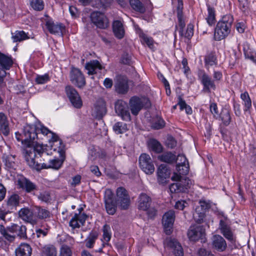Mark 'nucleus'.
Segmentation results:
<instances>
[{
    "label": "nucleus",
    "instance_id": "f257e3e1",
    "mask_svg": "<svg viewBox=\"0 0 256 256\" xmlns=\"http://www.w3.org/2000/svg\"><path fill=\"white\" fill-rule=\"evenodd\" d=\"M24 158L32 168L59 169L65 156V146L58 136L40 124H26L23 129Z\"/></svg>",
    "mask_w": 256,
    "mask_h": 256
},
{
    "label": "nucleus",
    "instance_id": "f03ea898",
    "mask_svg": "<svg viewBox=\"0 0 256 256\" xmlns=\"http://www.w3.org/2000/svg\"><path fill=\"white\" fill-rule=\"evenodd\" d=\"M104 203L107 212L110 214H114L116 210V205L122 210L128 209L130 204V198L126 190L122 187H120L116 190V200Z\"/></svg>",
    "mask_w": 256,
    "mask_h": 256
},
{
    "label": "nucleus",
    "instance_id": "7ed1b4c3",
    "mask_svg": "<svg viewBox=\"0 0 256 256\" xmlns=\"http://www.w3.org/2000/svg\"><path fill=\"white\" fill-rule=\"evenodd\" d=\"M8 232L16 233L20 238H26V228L24 225L13 224L6 228L2 223L0 224V233L8 240L12 242L14 236L9 234Z\"/></svg>",
    "mask_w": 256,
    "mask_h": 256
},
{
    "label": "nucleus",
    "instance_id": "20e7f679",
    "mask_svg": "<svg viewBox=\"0 0 256 256\" xmlns=\"http://www.w3.org/2000/svg\"><path fill=\"white\" fill-rule=\"evenodd\" d=\"M129 106L132 114L137 116L142 108H149L151 102L149 98L143 96H133L129 100Z\"/></svg>",
    "mask_w": 256,
    "mask_h": 256
},
{
    "label": "nucleus",
    "instance_id": "39448f33",
    "mask_svg": "<svg viewBox=\"0 0 256 256\" xmlns=\"http://www.w3.org/2000/svg\"><path fill=\"white\" fill-rule=\"evenodd\" d=\"M177 160L180 162L177 164L176 170L177 172H174L172 180H178L182 178V176L186 175L189 172L188 162L186 157L182 154L178 156Z\"/></svg>",
    "mask_w": 256,
    "mask_h": 256
},
{
    "label": "nucleus",
    "instance_id": "423d86ee",
    "mask_svg": "<svg viewBox=\"0 0 256 256\" xmlns=\"http://www.w3.org/2000/svg\"><path fill=\"white\" fill-rule=\"evenodd\" d=\"M198 75L201 84L203 86L202 91L206 92H210L211 90L216 89L214 80L204 70H199Z\"/></svg>",
    "mask_w": 256,
    "mask_h": 256
},
{
    "label": "nucleus",
    "instance_id": "0eeeda50",
    "mask_svg": "<svg viewBox=\"0 0 256 256\" xmlns=\"http://www.w3.org/2000/svg\"><path fill=\"white\" fill-rule=\"evenodd\" d=\"M139 165L146 174H152L154 171L153 161L150 156L146 154H142L139 158Z\"/></svg>",
    "mask_w": 256,
    "mask_h": 256
},
{
    "label": "nucleus",
    "instance_id": "6e6552de",
    "mask_svg": "<svg viewBox=\"0 0 256 256\" xmlns=\"http://www.w3.org/2000/svg\"><path fill=\"white\" fill-rule=\"evenodd\" d=\"M65 91L72 105L76 108H80L82 102L76 90L72 86H67L65 88Z\"/></svg>",
    "mask_w": 256,
    "mask_h": 256
},
{
    "label": "nucleus",
    "instance_id": "1a4fd4ad",
    "mask_svg": "<svg viewBox=\"0 0 256 256\" xmlns=\"http://www.w3.org/2000/svg\"><path fill=\"white\" fill-rule=\"evenodd\" d=\"M231 224L227 217L220 220L218 228L221 234L228 240L232 241L234 234L230 226Z\"/></svg>",
    "mask_w": 256,
    "mask_h": 256
},
{
    "label": "nucleus",
    "instance_id": "9d476101",
    "mask_svg": "<svg viewBox=\"0 0 256 256\" xmlns=\"http://www.w3.org/2000/svg\"><path fill=\"white\" fill-rule=\"evenodd\" d=\"M114 88L116 91L120 94H126L128 92L129 86L128 79L123 75H118L114 78Z\"/></svg>",
    "mask_w": 256,
    "mask_h": 256
},
{
    "label": "nucleus",
    "instance_id": "9b49d317",
    "mask_svg": "<svg viewBox=\"0 0 256 256\" xmlns=\"http://www.w3.org/2000/svg\"><path fill=\"white\" fill-rule=\"evenodd\" d=\"M177 181V182L172 184L170 186V190L172 193L185 192L192 184V180L188 178H185L183 180L180 178Z\"/></svg>",
    "mask_w": 256,
    "mask_h": 256
},
{
    "label": "nucleus",
    "instance_id": "f8f14e48",
    "mask_svg": "<svg viewBox=\"0 0 256 256\" xmlns=\"http://www.w3.org/2000/svg\"><path fill=\"white\" fill-rule=\"evenodd\" d=\"M175 220V212L173 210H170L166 212L162 217V224L165 233L170 235L172 232V228Z\"/></svg>",
    "mask_w": 256,
    "mask_h": 256
},
{
    "label": "nucleus",
    "instance_id": "ddd939ff",
    "mask_svg": "<svg viewBox=\"0 0 256 256\" xmlns=\"http://www.w3.org/2000/svg\"><path fill=\"white\" fill-rule=\"evenodd\" d=\"M70 80L76 86L82 88L86 84L84 76L78 68H73L70 72Z\"/></svg>",
    "mask_w": 256,
    "mask_h": 256
},
{
    "label": "nucleus",
    "instance_id": "4468645a",
    "mask_svg": "<svg viewBox=\"0 0 256 256\" xmlns=\"http://www.w3.org/2000/svg\"><path fill=\"white\" fill-rule=\"evenodd\" d=\"M116 113L120 116L125 121H130L131 117L126 102L122 100H118L115 104Z\"/></svg>",
    "mask_w": 256,
    "mask_h": 256
},
{
    "label": "nucleus",
    "instance_id": "2eb2a0df",
    "mask_svg": "<svg viewBox=\"0 0 256 256\" xmlns=\"http://www.w3.org/2000/svg\"><path fill=\"white\" fill-rule=\"evenodd\" d=\"M164 246L173 250V254L175 256H183L184 251L182 246L175 238H168L164 241Z\"/></svg>",
    "mask_w": 256,
    "mask_h": 256
},
{
    "label": "nucleus",
    "instance_id": "dca6fc26",
    "mask_svg": "<svg viewBox=\"0 0 256 256\" xmlns=\"http://www.w3.org/2000/svg\"><path fill=\"white\" fill-rule=\"evenodd\" d=\"M19 217L26 222L31 224H35L36 220L35 218L34 206L32 208H21L18 212Z\"/></svg>",
    "mask_w": 256,
    "mask_h": 256
},
{
    "label": "nucleus",
    "instance_id": "f3484780",
    "mask_svg": "<svg viewBox=\"0 0 256 256\" xmlns=\"http://www.w3.org/2000/svg\"><path fill=\"white\" fill-rule=\"evenodd\" d=\"M204 232L203 226L194 225L190 226L188 232V236L190 240L196 242L203 236Z\"/></svg>",
    "mask_w": 256,
    "mask_h": 256
},
{
    "label": "nucleus",
    "instance_id": "a211bd4d",
    "mask_svg": "<svg viewBox=\"0 0 256 256\" xmlns=\"http://www.w3.org/2000/svg\"><path fill=\"white\" fill-rule=\"evenodd\" d=\"M231 28L222 22H218L214 30V37L216 40L225 38L230 32Z\"/></svg>",
    "mask_w": 256,
    "mask_h": 256
},
{
    "label": "nucleus",
    "instance_id": "6ab92c4d",
    "mask_svg": "<svg viewBox=\"0 0 256 256\" xmlns=\"http://www.w3.org/2000/svg\"><path fill=\"white\" fill-rule=\"evenodd\" d=\"M178 5L176 6V14L178 22V28L177 26V28L179 34L180 36H183L184 34V28H185L186 24L183 16L182 10H183V2L182 0H177Z\"/></svg>",
    "mask_w": 256,
    "mask_h": 256
},
{
    "label": "nucleus",
    "instance_id": "aec40b11",
    "mask_svg": "<svg viewBox=\"0 0 256 256\" xmlns=\"http://www.w3.org/2000/svg\"><path fill=\"white\" fill-rule=\"evenodd\" d=\"M17 182L19 188L27 192H30L37 189V187L34 184L23 176H20Z\"/></svg>",
    "mask_w": 256,
    "mask_h": 256
},
{
    "label": "nucleus",
    "instance_id": "412c9836",
    "mask_svg": "<svg viewBox=\"0 0 256 256\" xmlns=\"http://www.w3.org/2000/svg\"><path fill=\"white\" fill-rule=\"evenodd\" d=\"M46 26L50 34H61L65 31V26L61 23L54 24L51 20H48Z\"/></svg>",
    "mask_w": 256,
    "mask_h": 256
},
{
    "label": "nucleus",
    "instance_id": "4be33fe9",
    "mask_svg": "<svg viewBox=\"0 0 256 256\" xmlns=\"http://www.w3.org/2000/svg\"><path fill=\"white\" fill-rule=\"evenodd\" d=\"M212 248L218 252L224 251L227 247L225 240L220 235L216 234L212 238Z\"/></svg>",
    "mask_w": 256,
    "mask_h": 256
},
{
    "label": "nucleus",
    "instance_id": "5701e85b",
    "mask_svg": "<svg viewBox=\"0 0 256 256\" xmlns=\"http://www.w3.org/2000/svg\"><path fill=\"white\" fill-rule=\"evenodd\" d=\"M87 218V216L84 214H75L69 222V225L72 229L79 228L83 226Z\"/></svg>",
    "mask_w": 256,
    "mask_h": 256
},
{
    "label": "nucleus",
    "instance_id": "b1692460",
    "mask_svg": "<svg viewBox=\"0 0 256 256\" xmlns=\"http://www.w3.org/2000/svg\"><path fill=\"white\" fill-rule=\"evenodd\" d=\"M158 180L160 183L166 182V179L170 176V170L166 164H161L157 170Z\"/></svg>",
    "mask_w": 256,
    "mask_h": 256
},
{
    "label": "nucleus",
    "instance_id": "393cba45",
    "mask_svg": "<svg viewBox=\"0 0 256 256\" xmlns=\"http://www.w3.org/2000/svg\"><path fill=\"white\" fill-rule=\"evenodd\" d=\"M152 199L145 193H141L138 198V209L146 211L150 207Z\"/></svg>",
    "mask_w": 256,
    "mask_h": 256
},
{
    "label": "nucleus",
    "instance_id": "a878e982",
    "mask_svg": "<svg viewBox=\"0 0 256 256\" xmlns=\"http://www.w3.org/2000/svg\"><path fill=\"white\" fill-rule=\"evenodd\" d=\"M0 132L6 136L9 135L10 132L9 122L3 112H0Z\"/></svg>",
    "mask_w": 256,
    "mask_h": 256
},
{
    "label": "nucleus",
    "instance_id": "bb28decb",
    "mask_svg": "<svg viewBox=\"0 0 256 256\" xmlns=\"http://www.w3.org/2000/svg\"><path fill=\"white\" fill-rule=\"evenodd\" d=\"M114 34L118 39H122L124 35V30L122 23L118 20H114L112 24Z\"/></svg>",
    "mask_w": 256,
    "mask_h": 256
},
{
    "label": "nucleus",
    "instance_id": "cd10ccee",
    "mask_svg": "<svg viewBox=\"0 0 256 256\" xmlns=\"http://www.w3.org/2000/svg\"><path fill=\"white\" fill-rule=\"evenodd\" d=\"M34 212L36 219V218L40 220H46L52 216L49 210L40 206H34Z\"/></svg>",
    "mask_w": 256,
    "mask_h": 256
},
{
    "label": "nucleus",
    "instance_id": "c85d7f7f",
    "mask_svg": "<svg viewBox=\"0 0 256 256\" xmlns=\"http://www.w3.org/2000/svg\"><path fill=\"white\" fill-rule=\"evenodd\" d=\"M16 256H30L32 249L30 246L27 244H22L16 250Z\"/></svg>",
    "mask_w": 256,
    "mask_h": 256
},
{
    "label": "nucleus",
    "instance_id": "c756f323",
    "mask_svg": "<svg viewBox=\"0 0 256 256\" xmlns=\"http://www.w3.org/2000/svg\"><path fill=\"white\" fill-rule=\"evenodd\" d=\"M0 64L5 70H9L13 64V61L11 56H8L0 52Z\"/></svg>",
    "mask_w": 256,
    "mask_h": 256
},
{
    "label": "nucleus",
    "instance_id": "7c9ffc66",
    "mask_svg": "<svg viewBox=\"0 0 256 256\" xmlns=\"http://www.w3.org/2000/svg\"><path fill=\"white\" fill-rule=\"evenodd\" d=\"M109 26V21L102 13L97 11V28L106 29Z\"/></svg>",
    "mask_w": 256,
    "mask_h": 256
},
{
    "label": "nucleus",
    "instance_id": "2f4dec72",
    "mask_svg": "<svg viewBox=\"0 0 256 256\" xmlns=\"http://www.w3.org/2000/svg\"><path fill=\"white\" fill-rule=\"evenodd\" d=\"M219 118L224 126H228L232 120L230 110L226 108H222L219 114Z\"/></svg>",
    "mask_w": 256,
    "mask_h": 256
},
{
    "label": "nucleus",
    "instance_id": "473e14b6",
    "mask_svg": "<svg viewBox=\"0 0 256 256\" xmlns=\"http://www.w3.org/2000/svg\"><path fill=\"white\" fill-rule=\"evenodd\" d=\"M217 58L215 54L210 52L207 54L204 57V65L207 70H208L210 66L217 64Z\"/></svg>",
    "mask_w": 256,
    "mask_h": 256
},
{
    "label": "nucleus",
    "instance_id": "72a5a7b5",
    "mask_svg": "<svg viewBox=\"0 0 256 256\" xmlns=\"http://www.w3.org/2000/svg\"><path fill=\"white\" fill-rule=\"evenodd\" d=\"M4 165L9 169L14 168L16 166V156L12 154H4L2 157Z\"/></svg>",
    "mask_w": 256,
    "mask_h": 256
},
{
    "label": "nucleus",
    "instance_id": "f704fd0d",
    "mask_svg": "<svg viewBox=\"0 0 256 256\" xmlns=\"http://www.w3.org/2000/svg\"><path fill=\"white\" fill-rule=\"evenodd\" d=\"M158 159L161 161L168 164L174 162L176 160V156L172 152H166L158 156Z\"/></svg>",
    "mask_w": 256,
    "mask_h": 256
},
{
    "label": "nucleus",
    "instance_id": "c9c22d12",
    "mask_svg": "<svg viewBox=\"0 0 256 256\" xmlns=\"http://www.w3.org/2000/svg\"><path fill=\"white\" fill-rule=\"evenodd\" d=\"M240 98L244 102V110L246 112H250L252 108V100L247 92L241 94Z\"/></svg>",
    "mask_w": 256,
    "mask_h": 256
},
{
    "label": "nucleus",
    "instance_id": "e433bc0d",
    "mask_svg": "<svg viewBox=\"0 0 256 256\" xmlns=\"http://www.w3.org/2000/svg\"><path fill=\"white\" fill-rule=\"evenodd\" d=\"M57 250L56 247L52 244H48L42 248V256H56Z\"/></svg>",
    "mask_w": 256,
    "mask_h": 256
},
{
    "label": "nucleus",
    "instance_id": "4c0bfd02",
    "mask_svg": "<svg viewBox=\"0 0 256 256\" xmlns=\"http://www.w3.org/2000/svg\"><path fill=\"white\" fill-rule=\"evenodd\" d=\"M102 244H107L108 242L110 240L112 236V232L110 227L108 224H104L102 228Z\"/></svg>",
    "mask_w": 256,
    "mask_h": 256
},
{
    "label": "nucleus",
    "instance_id": "58836bf2",
    "mask_svg": "<svg viewBox=\"0 0 256 256\" xmlns=\"http://www.w3.org/2000/svg\"><path fill=\"white\" fill-rule=\"evenodd\" d=\"M208 14L206 18V22L210 26L214 24L216 22V13L214 8L210 5H207Z\"/></svg>",
    "mask_w": 256,
    "mask_h": 256
},
{
    "label": "nucleus",
    "instance_id": "ea45409f",
    "mask_svg": "<svg viewBox=\"0 0 256 256\" xmlns=\"http://www.w3.org/2000/svg\"><path fill=\"white\" fill-rule=\"evenodd\" d=\"M130 4L132 9L135 11L141 14L145 12V6L140 0H130Z\"/></svg>",
    "mask_w": 256,
    "mask_h": 256
},
{
    "label": "nucleus",
    "instance_id": "a19ab883",
    "mask_svg": "<svg viewBox=\"0 0 256 256\" xmlns=\"http://www.w3.org/2000/svg\"><path fill=\"white\" fill-rule=\"evenodd\" d=\"M149 148L156 153L162 152L163 148L161 144L155 139L150 140L148 143Z\"/></svg>",
    "mask_w": 256,
    "mask_h": 256
},
{
    "label": "nucleus",
    "instance_id": "79ce46f5",
    "mask_svg": "<svg viewBox=\"0 0 256 256\" xmlns=\"http://www.w3.org/2000/svg\"><path fill=\"white\" fill-rule=\"evenodd\" d=\"M105 102L102 100L97 101V119L101 118L106 114Z\"/></svg>",
    "mask_w": 256,
    "mask_h": 256
},
{
    "label": "nucleus",
    "instance_id": "37998d69",
    "mask_svg": "<svg viewBox=\"0 0 256 256\" xmlns=\"http://www.w3.org/2000/svg\"><path fill=\"white\" fill-rule=\"evenodd\" d=\"M113 130L116 134H122L128 130V126L123 122H117L113 126Z\"/></svg>",
    "mask_w": 256,
    "mask_h": 256
},
{
    "label": "nucleus",
    "instance_id": "c03bdc74",
    "mask_svg": "<svg viewBox=\"0 0 256 256\" xmlns=\"http://www.w3.org/2000/svg\"><path fill=\"white\" fill-rule=\"evenodd\" d=\"M12 38L14 42H21L28 38L27 34L23 31H16L12 33Z\"/></svg>",
    "mask_w": 256,
    "mask_h": 256
},
{
    "label": "nucleus",
    "instance_id": "a18cd8bd",
    "mask_svg": "<svg viewBox=\"0 0 256 256\" xmlns=\"http://www.w3.org/2000/svg\"><path fill=\"white\" fill-rule=\"evenodd\" d=\"M166 122L160 117L156 116L154 118L152 123V128L154 130H160L165 126Z\"/></svg>",
    "mask_w": 256,
    "mask_h": 256
},
{
    "label": "nucleus",
    "instance_id": "49530a36",
    "mask_svg": "<svg viewBox=\"0 0 256 256\" xmlns=\"http://www.w3.org/2000/svg\"><path fill=\"white\" fill-rule=\"evenodd\" d=\"M20 196L17 194H13L10 196L7 200L8 206L13 208L18 206L20 203Z\"/></svg>",
    "mask_w": 256,
    "mask_h": 256
},
{
    "label": "nucleus",
    "instance_id": "de8ad7c7",
    "mask_svg": "<svg viewBox=\"0 0 256 256\" xmlns=\"http://www.w3.org/2000/svg\"><path fill=\"white\" fill-rule=\"evenodd\" d=\"M205 213L204 211L200 210V208H196L193 214V218L196 222L199 224L202 222L205 216Z\"/></svg>",
    "mask_w": 256,
    "mask_h": 256
},
{
    "label": "nucleus",
    "instance_id": "09e8293b",
    "mask_svg": "<svg viewBox=\"0 0 256 256\" xmlns=\"http://www.w3.org/2000/svg\"><path fill=\"white\" fill-rule=\"evenodd\" d=\"M233 22V16L230 14L224 16L222 20L218 22H222V24H224V25H226L230 28H232Z\"/></svg>",
    "mask_w": 256,
    "mask_h": 256
},
{
    "label": "nucleus",
    "instance_id": "8fccbe9b",
    "mask_svg": "<svg viewBox=\"0 0 256 256\" xmlns=\"http://www.w3.org/2000/svg\"><path fill=\"white\" fill-rule=\"evenodd\" d=\"M30 4L36 10L40 11L44 9V3L42 0H30Z\"/></svg>",
    "mask_w": 256,
    "mask_h": 256
},
{
    "label": "nucleus",
    "instance_id": "3c124183",
    "mask_svg": "<svg viewBox=\"0 0 256 256\" xmlns=\"http://www.w3.org/2000/svg\"><path fill=\"white\" fill-rule=\"evenodd\" d=\"M72 250L71 248L67 245L62 244L60 248L59 256H72Z\"/></svg>",
    "mask_w": 256,
    "mask_h": 256
},
{
    "label": "nucleus",
    "instance_id": "603ef678",
    "mask_svg": "<svg viewBox=\"0 0 256 256\" xmlns=\"http://www.w3.org/2000/svg\"><path fill=\"white\" fill-rule=\"evenodd\" d=\"M86 69L88 70L89 75L95 74L96 70V60H93L86 64Z\"/></svg>",
    "mask_w": 256,
    "mask_h": 256
},
{
    "label": "nucleus",
    "instance_id": "864d4df0",
    "mask_svg": "<svg viewBox=\"0 0 256 256\" xmlns=\"http://www.w3.org/2000/svg\"><path fill=\"white\" fill-rule=\"evenodd\" d=\"M140 37L142 39V42L146 43V45L150 48H152L153 47L154 40L152 38L148 36L146 34H140Z\"/></svg>",
    "mask_w": 256,
    "mask_h": 256
},
{
    "label": "nucleus",
    "instance_id": "5fc2aeb1",
    "mask_svg": "<svg viewBox=\"0 0 256 256\" xmlns=\"http://www.w3.org/2000/svg\"><path fill=\"white\" fill-rule=\"evenodd\" d=\"M96 240V236L94 234H90L86 240V246L88 248H93Z\"/></svg>",
    "mask_w": 256,
    "mask_h": 256
},
{
    "label": "nucleus",
    "instance_id": "6e6d98bb",
    "mask_svg": "<svg viewBox=\"0 0 256 256\" xmlns=\"http://www.w3.org/2000/svg\"><path fill=\"white\" fill-rule=\"evenodd\" d=\"M88 27L94 28L96 26V12H92L88 18Z\"/></svg>",
    "mask_w": 256,
    "mask_h": 256
},
{
    "label": "nucleus",
    "instance_id": "4d7b16f0",
    "mask_svg": "<svg viewBox=\"0 0 256 256\" xmlns=\"http://www.w3.org/2000/svg\"><path fill=\"white\" fill-rule=\"evenodd\" d=\"M50 80V77L48 74L44 75H38L36 78V82L38 84H44Z\"/></svg>",
    "mask_w": 256,
    "mask_h": 256
},
{
    "label": "nucleus",
    "instance_id": "13d9d810",
    "mask_svg": "<svg viewBox=\"0 0 256 256\" xmlns=\"http://www.w3.org/2000/svg\"><path fill=\"white\" fill-rule=\"evenodd\" d=\"M114 194L111 190L106 189L104 194V202L114 201Z\"/></svg>",
    "mask_w": 256,
    "mask_h": 256
},
{
    "label": "nucleus",
    "instance_id": "bf43d9fd",
    "mask_svg": "<svg viewBox=\"0 0 256 256\" xmlns=\"http://www.w3.org/2000/svg\"><path fill=\"white\" fill-rule=\"evenodd\" d=\"M200 206H197L196 208H200V210L202 211H204L206 212V210L209 209L210 208V204L209 202L206 200H200L199 202Z\"/></svg>",
    "mask_w": 256,
    "mask_h": 256
},
{
    "label": "nucleus",
    "instance_id": "052dcab7",
    "mask_svg": "<svg viewBox=\"0 0 256 256\" xmlns=\"http://www.w3.org/2000/svg\"><path fill=\"white\" fill-rule=\"evenodd\" d=\"M194 34L193 28L191 25H188L186 30L185 32H184L183 36H184V38L190 40L192 38Z\"/></svg>",
    "mask_w": 256,
    "mask_h": 256
},
{
    "label": "nucleus",
    "instance_id": "680f3d73",
    "mask_svg": "<svg viewBox=\"0 0 256 256\" xmlns=\"http://www.w3.org/2000/svg\"><path fill=\"white\" fill-rule=\"evenodd\" d=\"M239 8L243 12H245L248 8V0H238Z\"/></svg>",
    "mask_w": 256,
    "mask_h": 256
},
{
    "label": "nucleus",
    "instance_id": "e2e57ef3",
    "mask_svg": "<svg viewBox=\"0 0 256 256\" xmlns=\"http://www.w3.org/2000/svg\"><path fill=\"white\" fill-rule=\"evenodd\" d=\"M88 161L92 163L96 160V150L94 146L89 150Z\"/></svg>",
    "mask_w": 256,
    "mask_h": 256
},
{
    "label": "nucleus",
    "instance_id": "0e129e2a",
    "mask_svg": "<svg viewBox=\"0 0 256 256\" xmlns=\"http://www.w3.org/2000/svg\"><path fill=\"white\" fill-rule=\"evenodd\" d=\"M147 211V214L148 216V218L150 219H153L156 216L157 214V210H156L154 208H151L150 207L148 208Z\"/></svg>",
    "mask_w": 256,
    "mask_h": 256
},
{
    "label": "nucleus",
    "instance_id": "69168bd1",
    "mask_svg": "<svg viewBox=\"0 0 256 256\" xmlns=\"http://www.w3.org/2000/svg\"><path fill=\"white\" fill-rule=\"evenodd\" d=\"M233 107L236 116H240L241 114L240 105L238 103L234 101L233 103Z\"/></svg>",
    "mask_w": 256,
    "mask_h": 256
},
{
    "label": "nucleus",
    "instance_id": "338daca9",
    "mask_svg": "<svg viewBox=\"0 0 256 256\" xmlns=\"http://www.w3.org/2000/svg\"><path fill=\"white\" fill-rule=\"evenodd\" d=\"M182 65L183 66L184 72L186 75H188L189 73L190 69L188 66V63L187 59L184 58L182 62Z\"/></svg>",
    "mask_w": 256,
    "mask_h": 256
},
{
    "label": "nucleus",
    "instance_id": "774afa93",
    "mask_svg": "<svg viewBox=\"0 0 256 256\" xmlns=\"http://www.w3.org/2000/svg\"><path fill=\"white\" fill-rule=\"evenodd\" d=\"M199 256H210L212 254L209 250H206L205 248H200L198 251Z\"/></svg>",
    "mask_w": 256,
    "mask_h": 256
}]
</instances>
